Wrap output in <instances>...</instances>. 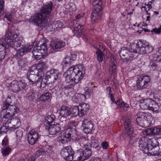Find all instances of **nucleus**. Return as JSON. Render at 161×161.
<instances>
[{
    "mask_svg": "<svg viewBox=\"0 0 161 161\" xmlns=\"http://www.w3.org/2000/svg\"><path fill=\"white\" fill-rule=\"evenodd\" d=\"M153 47L145 41L140 40L137 41L135 49H128L126 47H122L119 52L121 58L124 62H131L134 58V53H138L140 54L149 53L152 52Z\"/></svg>",
    "mask_w": 161,
    "mask_h": 161,
    "instance_id": "obj_1",
    "label": "nucleus"
},
{
    "mask_svg": "<svg viewBox=\"0 0 161 161\" xmlns=\"http://www.w3.org/2000/svg\"><path fill=\"white\" fill-rule=\"evenodd\" d=\"M21 45L19 34L16 31L12 32L11 31L6 32V37L4 39L0 41V51H4L5 48L11 47L18 50L16 48L19 47Z\"/></svg>",
    "mask_w": 161,
    "mask_h": 161,
    "instance_id": "obj_2",
    "label": "nucleus"
},
{
    "mask_svg": "<svg viewBox=\"0 0 161 161\" xmlns=\"http://www.w3.org/2000/svg\"><path fill=\"white\" fill-rule=\"evenodd\" d=\"M78 65L69 68L63 74L66 83H78L84 77V73L80 71Z\"/></svg>",
    "mask_w": 161,
    "mask_h": 161,
    "instance_id": "obj_3",
    "label": "nucleus"
},
{
    "mask_svg": "<svg viewBox=\"0 0 161 161\" xmlns=\"http://www.w3.org/2000/svg\"><path fill=\"white\" fill-rule=\"evenodd\" d=\"M93 11L91 17L92 23L97 22L100 18L102 14L103 8V2L101 0H95L92 2Z\"/></svg>",
    "mask_w": 161,
    "mask_h": 161,
    "instance_id": "obj_4",
    "label": "nucleus"
},
{
    "mask_svg": "<svg viewBox=\"0 0 161 161\" xmlns=\"http://www.w3.org/2000/svg\"><path fill=\"white\" fill-rule=\"evenodd\" d=\"M6 85L13 92L25 90L26 88V84L24 80L19 81L14 80L10 83H8Z\"/></svg>",
    "mask_w": 161,
    "mask_h": 161,
    "instance_id": "obj_5",
    "label": "nucleus"
},
{
    "mask_svg": "<svg viewBox=\"0 0 161 161\" xmlns=\"http://www.w3.org/2000/svg\"><path fill=\"white\" fill-rule=\"evenodd\" d=\"M47 51V45L46 43H44L40 46L34 47L32 53L36 59L39 60L46 54Z\"/></svg>",
    "mask_w": 161,
    "mask_h": 161,
    "instance_id": "obj_6",
    "label": "nucleus"
},
{
    "mask_svg": "<svg viewBox=\"0 0 161 161\" xmlns=\"http://www.w3.org/2000/svg\"><path fill=\"white\" fill-rule=\"evenodd\" d=\"M31 19L35 25L42 28L49 25L48 19L40 13L34 14Z\"/></svg>",
    "mask_w": 161,
    "mask_h": 161,
    "instance_id": "obj_7",
    "label": "nucleus"
},
{
    "mask_svg": "<svg viewBox=\"0 0 161 161\" xmlns=\"http://www.w3.org/2000/svg\"><path fill=\"white\" fill-rule=\"evenodd\" d=\"M137 116L136 122L138 124L142 127L147 126L146 124L148 121H150L152 119L151 114L148 113L139 112L137 113Z\"/></svg>",
    "mask_w": 161,
    "mask_h": 161,
    "instance_id": "obj_8",
    "label": "nucleus"
},
{
    "mask_svg": "<svg viewBox=\"0 0 161 161\" xmlns=\"http://www.w3.org/2000/svg\"><path fill=\"white\" fill-rule=\"evenodd\" d=\"M18 110V108L15 105H9L6 108H2L0 116L1 118L8 119L15 115Z\"/></svg>",
    "mask_w": 161,
    "mask_h": 161,
    "instance_id": "obj_9",
    "label": "nucleus"
},
{
    "mask_svg": "<svg viewBox=\"0 0 161 161\" xmlns=\"http://www.w3.org/2000/svg\"><path fill=\"white\" fill-rule=\"evenodd\" d=\"M122 120H121L122 122ZM124 123V126L125 131L127 135L130 138V140H134L135 139V134L134 133V130L133 125L131 122V120L128 118L125 119V120H123ZM132 142L130 141L129 143L131 144Z\"/></svg>",
    "mask_w": 161,
    "mask_h": 161,
    "instance_id": "obj_10",
    "label": "nucleus"
},
{
    "mask_svg": "<svg viewBox=\"0 0 161 161\" xmlns=\"http://www.w3.org/2000/svg\"><path fill=\"white\" fill-rule=\"evenodd\" d=\"M153 139H150L146 137H143L138 139V144L140 148L144 153H148V148L151 143H153Z\"/></svg>",
    "mask_w": 161,
    "mask_h": 161,
    "instance_id": "obj_11",
    "label": "nucleus"
},
{
    "mask_svg": "<svg viewBox=\"0 0 161 161\" xmlns=\"http://www.w3.org/2000/svg\"><path fill=\"white\" fill-rule=\"evenodd\" d=\"M94 123L90 119H84L82 121L81 128L83 132L86 134H91L94 130Z\"/></svg>",
    "mask_w": 161,
    "mask_h": 161,
    "instance_id": "obj_12",
    "label": "nucleus"
},
{
    "mask_svg": "<svg viewBox=\"0 0 161 161\" xmlns=\"http://www.w3.org/2000/svg\"><path fill=\"white\" fill-rule=\"evenodd\" d=\"M150 80V78L148 75L143 76L138 79L136 84L137 88L139 90L145 89L149 85Z\"/></svg>",
    "mask_w": 161,
    "mask_h": 161,
    "instance_id": "obj_13",
    "label": "nucleus"
},
{
    "mask_svg": "<svg viewBox=\"0 0 161 161\" xmlns=\"http://www.w3.org/2000/svg\"><path fill=\"white\" fill-rule=\"evenodd\" d=\"M53 7V4L52 2H49L42 7L40 10V13L44 16V17H45L48 19V18L50 15Z\"/></svg>",
    "mask_w": 161,
    "mask_h": 161,
    "instance_id": "obj_14",
    "label": "nucleus"
},
{
    "mask_svg": "<svg viewBox=\"0 0 161 161\" xmlns=\"http://www.w3.org/2000/svg\"><path fill=\"white\" fill-rule=\"evenodd\" d=\"M73 153V150L71 147L67 146L63 148L60 154L63 158L67 161H71L73 158L72 155Z\"/></svg>",
    "mask_w": 161,
    "mask_h": 161,
    "instance_id": "obj_15",
    "label": "nucleus"
},
{
    "mask_svg": "<svg viewBox=\"0 0 161 161\" xmlns=\"http://www.w3.org/2000/svg\"><path fill=\"white\" fill-rule=\"evenodd\" d=\"M29 72L27 73V78L29 80V83L30 84L37 85L39 77L40 75H37L36 72L35 70H33L31 69L29 70Z\"/></svg>",
    "mask_w": 161,
    "mask_h": 161,
    "instance_id": "obj_16",
    "label": "nucleus"
},
{
    "mask_svg": "<svg viewBox=\"0 0 161 161\" xmlns=\"http://www.w3.org/2000/svg\"><path fill=\"white\" fill-rule=\"evenodd\" d=\"M46 64L45 62L41 60L37 64L36 67H31V69L35 71L38 75H42L43 74V71L47 68Z\"/></svg>",
    "mask_w": 161,
    "mask_h": 161,
    "instance_id": "obj_17",
    "label": "nucleus"
},
{
    "mask_svg": "<svg viewBox=\"0 0 161 161\" xmlns=\"http://www.w3.org/2000/svg\"><path fill=\"white\" fill-rule=\"evenodd\" d=\"M50 152V149L47 146L40 149L31 157L30 160L28 161H35V159L40 155H48Z\"/></svg>",
    "mask_w": 161,
    "mask_h": 161,
    "instance_id": "obj_18",
    "label": "nucleus"
},
{
    "mask_svg": "<svg viewBox=\"0 0 161 161\" xmlns=\"http://www.w3.org/2000/svg\"><path fill=\"white\" fill-rule=\"evenodd\" d=\"M10 130L12 131L18 128L20 125L21 122L19 119L15 118H13L7 121Z\"/></svg>",
    "mask_w": 161,
    "mask_h": 161,
    "instance_id": "obj_19",
    "label": "nucleus"
},
{
    "mask_svg": "<svg viewBox=\"0 0 161 161\" xmlns=\"http://www.w3.org/2000/svg\"><path fill=\"white\" fill-rule=\"evenodd\" d=\"M38 138V134L37 132L34 130H32L28 133L27 139L29 143L31 145L35 144Z\"/></svg>",
    "mask_w": 161,
    "mask_h": 161,
    "instance_id": "obj_20",
    "label": "nucleus"
},
{
    "mask_svg": "<svg viewBox=\"0 0 161 161\" xmlns=\"http://www.w3.org/2000/svg\"><path fill=\"white\" fill-rule=\"evenodd\" d=\"M71 109L65 106H62L59 111L60 116L65 119L67 117L71 118Z\"/></svg>",
    "mask_w": 161,
    "mask_h": 161,
    "instance_id": "obj_21",
    "label": "nucleus"
},
{
    "mask_svg": "<svg viewBox=\"0 0 161 161\" xmlns=\"http://www.w3.org/2000/svg\"><path fill=\"white\" fill-rule=\"evenodd\" d=\"M47 72L50 77L52 82H54L57 80H59L60 74L58 69L54 68L51 69L47 71Z\"/></svg>",
    "mask_w": 161,
    "mask_h": 161,
    "instance_id": "obj_22",
    "label": "nucleus"
},
{
    "mask_svg": "<svg viewBox=\"0 0 161 161\" xmlns=\"http://www.w3.org/2000/svg\"><path fill=\"white\" fill-rule=\"evenodd\" d=\"M46 128L48 129L49 133L51 135L56 134L61 131L59 125L57 124L46 126Z\"/></svg>",
    "mask_w": 161,
    "mask_h": 161,
    "instance_id": "obj_23",
    "label": "nucleus"
},
{
    "mask_svg": "<svg viewBox=\"0 0 161 161\" xmlns=\"http://www.w3.org/2000/svg\"><path fill=\"white\" fill-rule=\"evenodd\" d=\"M33 47L31 46L25 47L23 46L22 47L18 50L15 56L17 58L22 56L24 54V53H27L31 51Z\"/></svg>",
    "mask_w": 161,
    "mask_h": 161,
    "instance_id": "obj_24",
    "label": "nucleus"
},
{
    "mask_svg": "<svg viewBox=\"0 0 161 161\" xmlns=\"http://www.w3.org/2000/svg\"><path fill=\"white\" fill-rule=\"evenodd\" d=\"M65 45L64 42L57 40L51 41L50 44V47L53 50L61 48Z\"/></svg>",
    "mask_w": 161,
    "mask_h": 161,
    "instance_id": "obj_25",
    "label": "nucleus"
},
{
    "mask_svg": "<svg viewBox=\"0 0 161 161\" xmlns=\"http://www.w3.org/2000/svg\"><path fill=\"white\" fill-rule=\"evenodd\" d=\"M148 148V153L146 154H147L148 155H160L158 146H157L156 145L153 146V144L151 143Z\"/></svg>",
    "mask_w": 161,
    "mask_h": 161,
    "instance_id": "obj_26",
    "label": "nucleus"
},
{
    "mask_svg": "<svg viewBox=\"0 0 161 161\" xmlns=\"http://www.w3.org/2000/svg\"><path fill=\"white\" fill-rule=\"evenodd\" d=\"M80 109V117H82L86 114L89 111V106L86 103H81L79 106Z\"/></svg>",
    "mask_w": 161,
    "mask_h": 161,
    "instance_id": "obj_27",
    "label": "nucleus"
},
{
    "mask_svg": "<svg viewBox=\"0 0 161 161\" xmlns=\"http://www.w3.org/2000/svg\"><path fill=\"white\" fill-rule=\"evenodd\" d=\"M151 100L150 99L142 100L140 101V106L143 109H149L151 106Z\"/></svg>",
    "mask_w": 161,
    "mask_h": 161,
    "instance_id": "obj_28",
    "label": "nucleus"
},
{
    "mask_svg": "<svg viewBox=\"0 0 161 161\" xmlns=\"http://www.w3.org/2000/svg\"><path fill=\"white\" fill-rule=\"evenodd\" d=\"M71 139L68 136L66 135L64 132L60 134L57 138V140L59 143L62 144H65L67 143L70 141Z\"/></svg>",
    "mask_w": 161,
    "mask_h": 161,
    "instance_id": "obj_29",
    "label": "nucleus"
},
{
    "mask_svg": "<svg viewBox=\"0 0 161 161\" xmlns=\"http://www.w3.org/2000/svg\"><path fill=\"white\" fill-rule=\"evenodd\" d=\"M28 62L25 58H22L18 61V66L19 69L22 70H27L28 68Z\"/></svg>",
    "mask_w": 161,
    "mask_h": 161,
    "instance_id": "obj_30",
    "label": "nucleus"
},
{
    "mask_svg": "<svg viewBox=\"0 0 161 161\" xmlns=\"http://www.w3.org/2000/svg\"><path fill=\"white\" fill-rule=\"evenodd\" d=\"M76 58V55L75 54H71L70 57L67 56L63 59V63L66 65L71 64L72 62L75 60Z\"/></svg>",
    "mask_w": 161,
    "mask_h": 161,
    "instance_id": "obj_31",
    "label": "nucleus"
},
{
    "mask_svg": "<svg viewBox=\"0 0 161 161\" xmlns=\"http://www.w3.org/2000/svg\"><path fill=\"white\" fill-rule=\"evenodd\" d=\"M81 153V151L80 150H78L75 152H73L72 155L73 158H72L71 161L74 160L75 161H83L82 159Z\"/></svg>",
    "mask_w": 161,
    "mask_h": 161,
    "instance_id": "obj_32",
    "label": "nucleus"
},
{
    "mask_svg": "<svg viewBox=\"0 0 161 161\" xmlns=\"http://www.w3.org/2000/svg\"><path fill=\"white\" fill-rule=\"evenodd\" d=\"M15 12V11L14 10L5 12L4 17L6 18L8 21H13L14 20V14Z\"/></svg>",
    "mask_w": 161,
    "mask_h": 161,
    "instance_id": "obj_33",
    "label": "nucleus"
},
{
    "mask_svg": "<svg viewBox=\"0 0 161 161\" xmlns=\"http://www.w3.org/2000/svg\"><path fill=\"white\" fill-rule=\"evenodd\" d=\"M82 159L83 161L88 159L91 157L92 152L90 149H84L81 151Z\"/></svg>",
    "mask_w": 161,
    "mask_h": 161,
    "instance_id": "obj_34",
    "label": "nucleus"
},
{
    "mask_svg": "<svg viewBox=\"0 0 161 161\" xmlns=\"http://www.w3.org/2000/svg\"><path fill=\"white\" fill-rule=\"evenodd\" d=\"M51 96V93L47 91L40 96L39 98V101L41 102H46L49 99Z\"/></svg>",
    "mask_w": 161,
    "mask_h": 161,
    "instance_id": "obj_35",
    "label": "nucleus"
},
{
    "mask_svg": "<svg viewBox=\"0 0 161 161\" xmlns=\"http://www.w3.org/2000/svg\"><path fill=\"white\" fill-rule=\"evenodd\" d=\"M65 131L64 132L66 135L71 139V137L74 136L76 134V130L74 128H72L71 127H66V129H64Z\"/></svg>",
    "mask_w": 161,
    "mask_h": 161,
    "instance_id": "obj_36",
    "label": "nucleus"
},
{
    "mask_svg": "<svg viewBox=\"0 0 161 161\" xmlns=\"http://www.w3.org/2000/svg\"><path fill=\"white\" fill-rule=\"evenodd\" d=\"M55 116L53 114H51L47 116L45 119L44 124L46 126H48L53 123L55 120Z\"/></svg>",
    "mask_w": 161,
    "mask_h": 161,
    "instance_id": "obj_37",
    "label": "nucleus"
},
{
    "mask_svg": "<svg viewBox=\"0 0 161 161\" xmlns=\"http://www.w3.org/2000/svg\"><path fill=\"white\" fill-rule=\"evenodd\" d=\"M80 110L79 106H75L71 109V118L76 117L77 115L80 116Z\"/></svg>",
    "mask_w": 161,
    "mask_h": 161,
    "instance_id": "obj_38",
    "label": "nucleus"
},
{
    "mask_svg": "<svg viewBox=\"0 0 161 161\" xmlns=\"http://www.w3.org/2000/svg\"><path fill=\"white\" fill-rule=\"evenodd\" d=\"M151 104L149 110L154 112H157L160 108V105L158 103H155L153 100H151Z\"/></svg>",
    "mask_w": 161,
    "mask_h": 161,
    "instance_id": "obj_39",
    "label": "nucleus"
},
{
    "mask_svg": "<svg viewBox=\"0 0 161 161\" xmlns=\"http://www.w3.org/2000/svg\"><path fill=\"white\" fill-rule=\"evenodd\" d=\"M96 54L97 60L99 62H102L103 60V57L104 56L103 53L99 49L97 48Z\"/></svg>",
    "mask_w": 161,
    "mask_h": 161,
    "instance_id": "obj_40",
    "label": "nucleus"
},
{
    "mask_svg": "<svg viewBox=\"0 0 161 161\" xmlns=\"http://www.w3.org/2000/svg\"><path fill=\"white\" fill-rule=\"evenodd\" d=\"M47 83L43 79L42 75L40 76L37 82V85H40L41 87L44 88L47 85Z\"/></svg>",
    "mask_w": 161,
    "mask_h": 161,
    "instance_id": "obj_41",
    "label": "nucleus"
},
{
    "mask_svg": "<svg viewBox=\"0 0 161 161\" xmlns=\"http://www.w3.org/2000/svg\"><path fill=\"white\" fill-rule=\"evenodd\" d=\"M75 97L76 98V102L77 103L80 102L85 100L86 97L85 95L81 93L76 94L75 95Z\"/></svg>",
    "mask_w": 161,
    "mask_h": 161,
    "instance_id": "obj_42",
    "label": "nucleus"
},
{
    "mask_svg": "<svg viewBox=\"0 0 161 161\" xmlns=\"http://www.w3.org/2000/svg\"><path fill=\"white\" fill-rule=\"evenodd\" d=\"M62 22L59 21H57L54 22L53 25H51L50 26H52V30L56 29L58 28H60L62 26Z\"/></svg>",
    "mask_w": 161,
    "mask_h": 161,
    "instance_id": "obj_43",
    "label": "nucleus"
},
{
    "mask_svg": "<svg viewBox=\"0 0 161 161\" xmlns=\"http://www.w3.org/2000/svg\"><path fill=\"white\" fill-rule=\"evenodd\" d=\"M92 144H91V147L95 148V150H98L100 149L101 147L99 145V142L97 140H93L92 141Z\"/></svg>",
    "mask_w": 161,
    "mask_h": 161,
    "instance_id": "obj_44",
    "label": "nucleus"
},
{
    "mask_svg": "<svg viewBox=\"0 0 161 161\" xmlns=\"http://www.w3.org/2000/svg\"><path fill=\"white\" fill-rule=\"evenodd\" d=\"M116 66L115 65L114 61L112 62L110 65L109 69V72L112 74H114L115 73Z\"/></svg>",
    "mask_w": 161,
    "mask_h": 161,
    "instance_id": "obj_45",
    "label": "nucleus"
},
{
    "mask_svg": "<svg viewBox=\"0 0 161 161\" xmlns=\"http://www.w3.org/2000/svg\"><path fill=\"white\" fill-rule=\"evenodd\" d=\"M11 150V148L8 147H3V148H2V152L3 155L4 156H7L9 154Z\"/></svg>",
    "mask_w": 161,
    "mask_h": 161,
    "instance_id": "obj_46",
    "label": "nucleus"
},
{
    "mask_svg": "<svg viewBox=\"0 0 161 161\" xmlns=\"http://www.w3.org/2000/svg\"><path fill=\"white\" fill-rule=\"evenodd\" d=\"M12 103L11 97L8 96L6 100L3 103V108H6L7 107L11 105L10 103Z\"/></svg>",
    "mask_w": 161,
    "mask_h": 161,
    "instance_id": "obj_47",
    "label": "nucleus"
},
{
    "mask_svg": "<svg viewBox=\"0 0 161 161\" xmlns=\"http://www.w3.org/2000/svg\"><path fill=\"white\" fill-rule=\"evenodd\" d=\"M154 128H147L143 132V134L145 135L151 136L155 135L154 134Z\"/></svg>",
    "mask_w": 161,
    "mask_h": 161,
    "instance_id": "obj_48",
    "label": "nucleus"
},
{
    "mask_svg": "<svg viewBox=\"0 0 161 161\" xmlns=\"http://www.w3.org/2000/svg\"><path fill=\"white\" fill-rule=\"evenodd\" d=\"M76 141L79 143L81 145V144L82 145L85 144V143H86L88 141L87 139L83 136L78 138L76 139Z\"/></svg>",
    "mask_w": 161,
    "mask_h": 161,
    "instance_id": "obj_49",
    "label": "nucleus"
},
{
    "mask_svg": "<svg viewBox=\"0 0 161 161\" xmlns=\"http://www.w3.org/2000/svg\"><path fill=\"white\" fill-rule=\"evenodd\" d=\"M125 103L123 102L121 100H119L117 102L115 103L112 102L111 104L112 105H115V106H119L120 107L123 108L124 107Z\"/></svg>",
    "mask_w": 161,
    "mask_h": 161,
    "instance_id": "obj_50",
    "label": "nucleus"
},
{
    "mask_svg": "<svg viewBox=\"0 0 161 161\" xmlns=\"http://www.w3.org/2000/svg\"><path fill=\"white\" fill-rule=\"evenodd\" d=\"M16 136L18 142L20 141V138L23 136V131L20 129L17 130L16 132Z\"/></svg>",
    "mask_w": 161,
    "mask_h": 161,
    "instance_id": "obj_51",
    "label": "nucleus"
},
{
    "mask_svg": "<svg viewBox=\"0 0 161 161\" xmlns=\"http://www.w3.org/2000/svg\"><path fill=\"white\" fill-rule=\"evenodd\" d=\"M73 27L74 28L75 30H77V31H81L83 27L82 25H81L79 24L75 23V24H74L73 25Z\"/></svg>",
    "mask_w": 161,
    "mask_h": 161,
    "instance_id": "obj_52",
    "label": "nucleus"
},
{
    "mask_svg": "<svg viewBox=\"0 0 161 161\" xmlns=\"http://www.w3.org/2000/svg\"><path fill=\"white\" fill-rule=\"evenodd\" d=\"M57 124L59 125L60 129H61V127H62V128H64V129H66V127H68L67 126H66L67 122L66 120L62 121L61 120L59 123Z\"/></svg>",
    "mask_w": 161,
    "mask_h": 161,
    "instance_id": "obj_53",
    "label": "nucleus"
},
{
    "mask_svg": "<svg viewBox=\"0 0 161 161\" xmlns=\"http://www.w3.org/2000/svg\"><path fill=\"white\" fill-rule=\"evenodd\" d=\"M149 67L153 71L157 70L158 69V66L157 64L154 62H151L150 63Z\"/></svg>",
    "mask_w": 161,
    "mask_h": 161,
    "instance_id": "obj_54",
    "label": "nucleus"
},
{
    "mask_svg": "<svg viewBox=\"0 0 161 161\" xmlns=\"http://www.w3.org/2000/svg\"><path fill=\"white\" fill-rule=\"evenodd\" d=\"M153 60L154 61L157 62L161 61V55H158V54H154Z\"/></svg>",
    "mask_w": 161,
    "mask_h": 161,
    "instance_id": "obj_55",
    "label": "nucleus"
},
{
    "mask_svg": "<svg viewBox=\"0 0 161 161\" xmlns=\"http://www.w3.org/2000/svg\"><path fill=\"white\" fill-rule=\"evenodd\" d=\"M8 141L7 136H5L2 141V145L3 147H8Z\"/></svg>",
    "mask_w": 161,
    "mask_h": 161,
    "instance_id": "obj_56",
    "label": "nucleus"
},
{
    "mask_svg": "<svg viewBox=\"0 0 161 161\" xmlns=\"http://www.w3.org/2000/svg\"><path fill=\"white\" fill-rule=\"evenodd\" d=\"M43 76H42L43 78V79L47 83L49 81H51V79H50V76L48 74L47 72H46L45 75L44 76V74L42 75Z\"/></svg>",
    "mask_w": 161,
    "mask_h": 161,
    "instance_id": "obj_57",
    "label": "nucleus"
},
{
    "mask_svg": "<svg viewBox=\"0 0 161 161\" xmlns=\"http://www.w3.org/2000/svg\"><path fill=\"white\" fill-rule=\"evenodd\" d=\"M146 5H147V7L148 10L147 9V7L146 6H143L142 8H144L145 10V11L147 13L146 14H148L150 16V13H149L148 12V11L150 9H151L152 8V6L151 5V4H150L149 3L148 4H146Z\"/></svg>",
    "mask_w": 161,
    "mask_h": 161,
    "instance_id": "obj_58",
    "label": "nucleus"
},
{
    "mask_svg": "<svg viewBox=\"0 0 161 161\" xmlns=\"http://www.w3.org/2000/svg\"><path fill=\"white\" fill-rule=\"evenodd\" d=\"M153 131L155 135H161V128H154Z\"/></svg>",
    "mask_w": 161,
    "mask_h": 161,
    "instance_id": "obj_59",
    "label": "nucleus"
},
{
    "mask_svg": "<svg viewBox=\"0 0 161 161\" xmlns=\"http://www.w3.org/2000/svg\"><path fill=\"white\" fill-rule=\"evenodd\" d=\"M69 9L70 11H75L76 10L75 5L73 3H70L69 4Z\"/></svg>",
    "mask_w": 161,
    "mask_h": 161,
    "instance_id": "obj_60",
    "label": "nucleus"
},
{
    "mask_svg": "<svg viewBox=\"0 0 161 161\" xmlns=\"http://www.w3.org/2000/svg\"><path fill=\"white\" fill-rule=\"evenodd\" d=\"M84 13H83L82 14H78L75 17L77 22H78V20H83V17H84Z\"/></svg>",
    "mask_w": 161,
    "mask_h": 161,
    "instance_id": "obj_61",
    "label": "nucleus"
},
{
    "mask_svg": "<svg viewBox=\"0 0 161 161\" xmlns=\"http://www.w3.org/2000/svg\"><path fill=\"white\" fill-rule=\"evenodd\" d=\"M81 31H77V30H74V36L78 38H80L82 34Z\"/></svg>",
    "mask_w": 161,
    "mask_h": 161,
    "instance_id": "obj_62",
    "label": "nucleus"
},
{
    "mask_svg": "<svg viewBox=\"0 0 161 161\" xmlns=\"http://www.w3.org/2000/svg\"><path fill=\"white\" fill-rule=\"evenodd\" d=\"M4 2L3 0H0V13H4L3 11Z\"/></svg>",
    "mask_w": 161,
    "mask_h": 161,
    "instance_id": "obj_63",
    "label": "nucleus"
},
{
    "mask_svg": "<svg viewBox=\"0 0 161 161\" xmlns=\"http://www.w3.org/2000/svg\"><path fill=\"white\" fill-rule=\"evenodd\" d=\"M85 144H84L82 145V146H82L84 148H85V149H90V147H91V145L89 142H87L86 143H85Z\"/></svg>",
    "mask_w": 161,
    "mask_h": 161,
    "instance_id": "obj_64",
    "label": "nucleus"
}]
</instances>
